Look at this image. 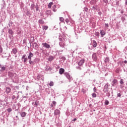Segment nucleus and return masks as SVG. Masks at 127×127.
<instances>
[{
	"instance_id": "f257e3e1",
	"label": "nucleus",
	"mask_w": 127,
	"mask_h": 127,
	"mask_svg": "<svg viewBox=\"0 0 127 127\" xmlns=\"http://www.w3.org/2000/svg\"><path fill=\"white\" fill-rule=\"evenodd\" d=\"M28 57L26 56V55H24L21 58V60L24 62V64H26L27 62V60H29V63L31 64V66L35 65V64L39 63L40 59L39 58H36L33 60L31 59L33 57V53L30 52L29 54L27 55Z\"/></svg>"
},
{
	"instance_id": "f03ea898",
	"label": "nucleus",
	"mask_w": 127,
	"mask_h": 127,
	"mask_svg": "<svg viewBox=\"0 0 127 127\" xmlns=\"http://www.w3.org/2000/svg\"><path fill=\"white\" fill-rule=\"evenodd\" d=\"M59 45L60 47H62L63 48L65 46L66 40H67L65 39V38H64L63 39H62V38H59Z\"/></svg>"
},
{
	"instance_id": "7ed1b4c3",
	"label": "nucleus",
	"mask_w": 127,
	"mask_h": 127,
	"mask_svg": "<svg viewBox=\"0 0 127 127\" xmlns=\"http://www.w3.org/2000/svg\"><path fill=\"white\" fill-rule=\"evenodd\" d=\"M0 76L1 77H2L4 76V71H5V69H6V67L5 66H1V65H0Z\"/></svg>"
},
{
	"instance_id": "20e7f679",
	"label": "nucleus",
	"mask_w": 127,
	"mask_h": 127,
	"mask_svg": "<svg viewBox=\"0 0 127 127\" xmlns=\"http://www.w3.org/2000/svg\"><path fill=\"white\" fill-rule=\"evenodd\" d=\"M104 93H108L109 92V83L105 84L103 88Z\"/></svg>"
},
{
	"instance_id": "39448f33",
	"label": "nucleus",
	"mask_w": 127,
	"mask_h": 127,
	"mask_svg": "<svg viewBox=\"0 0 127 127\" xmlns=\"http://www.w3.org/2000/svg\"><path fill=\"white\" fill-rule=\"evenodd\" d=\"M64 75L67 78V79H68V80H69V82L71 81V80H73V78H72V76H71V75H70V74L68 72L65 73Z\"/></svg>"
},
{
	"instance_id": "423d86ee",
	"label": "nucleus",
	"mask_w": 127,
	"mask_h": 127,
	"mask_svg": "<svg viewBox=\"0 0 127 127\" xmlns=\"http://www.w3.org/2000/svg\"><path fill=\"white\" fill-rule=\"evenodd\" d=\"M111 84L112 87H116V86L118 85V80H117L116 79H113Z\"/></svg>"
},
{
	"instance_id": "0eeeda50",
	"label": "nucleus",
	"mask_w": 127,
	"mask_h": 127,
	"mask_svg": "<svg viewBox=\"0 0 127 127\" xmlns=\"http://www.w3.org/2000/svg\"><path fill=\"white\" fill-rule=\"evenodd\" d=\"M84 63H85V60H80L78 63V66H83Z\"/></svg>"
},
{
	"instance_id": "6e6552de",
	"label": "nucleus",
	"mask_w": 127,
	"mask_h": 127,
	"mask_svg": "<svg viewBox=\"0 0 127 127\" xmlns=\"http://www.w3.org/2000/svg\"><path fill=\"white\" fill-rule=\"evenodd\" d=\"M42 45L43 46V47H45V48H50V45L46 43H43L42 44Z\"/></svg>"
},
{
	"instance_id": "1a4fd4ad",
	"label": "nucleus",
	"mask_w": 127,
	"mask_h": 127,
	"mask_svg": "<svg viewBox=\"0 0 127 127\" xmlns=\"http://www.w3.org/2000/svg\"><path fill=\"white\" fill-rule=\"evenodd\" d=\"M45 69L46 71L48 72V71H51V70H52V67H50V66H49V65H47L45 66Z\"/></svg>"
},
{
	"instance_id": "9d476101",
	"label": "nucleus",
	"mask_w": 127,
	"mask_h": 127,
	"mask_svg": "<svg viewBox=\"0 0 127 127\" xmlns=\"http://www.w3.org/2000/svg\"><path fill=\"white\" fill-rule=\"evenodd\" d=\"M92 59L93 61H97L98 60V57H97V54L96 53L93 54Z\"/></svg>"
},
{
	"instance_id": "9b49d317",
	"label": "nucleus",
	"mask_w": 127,
	"mask_h": 127,
	"mask_svg": "<svg viewBox=\"0 0 127 127\" xmlns=\"http://www.w3.org/2000/svg\"><path fill=\"white\" fill-rule=\"evenodd\" d=\"M8 33H9V34L10 35H9V38L10 39L11 38V36H13V32L12 31V30L9 29Z\"/></svg>"
},
{
	"instance_id": "f8f14e48",
	"label": "nucleus",
	"mask_w": 127,
	"mask_h": 127,
	"mask_svg": "<svg viewBox=\"0 0 127 127\" xmlns=\"http://www.w3.org/2000/svg\"><path fill=\"white\" fill-rule=\"evenodd\" d=\"M11 92V89L9 88V87H6V90H5V93L6 94H9Z\"/></svg>"
},
{
	"instance_id": "ddd939ff",
	"label": "nucleus",
	"mask_w": 127,
	"mask_h": 127,
	"mask_svg": "<svg viewBox=\"0 0 127 127\" xmlns=\"http://www.w3.org/2000/svg\"><path fill=\"white\" fill-rule=\"evenodd\" d=\"M100 34H101V37H103V36H105L106 35V31H104L103 30H101Z\"/></svg>"
},
{
	"instance_id": "4468645a",
	"label": "nucleus",
	"mask_w": 127,
	"mask_h": 127,
	"mask_svg": "<svg viewBox=\"0 0 127 127\" xmlns=\"http://www.w3.org/2000/svg\"><path fill=\"white\" fill-rule=\"evenodd\" d=\"M8 75L9 76V77H10V78H12L13 77H14V73L12 72L11 71H9L8 72Z\"/></svg>"
},
{
	"instance_id": "2eb2a0df",
	"label": "nucleus",
	"mask_w": 127,
	"mask_h": 127,
	"mask_svg": "<svg viewBox=\"0 0 127 127\" xmlns=\"http://www.w3.org/2000/svg\"><path fill=\"white\" fill-rule=\"evenodd\" d=\"M54 115L55 116L60 115V110L58 109H56V110H55Z\"/></svg>"
},
{
	"instance_id": "dca6fc26",
	"label": "nucleus",
	"mask_w": 127,
	"mask_h": 127,
	"mask_svg": "<svg viewBox=\"0 0 127 127\" xmlns=\"http://www.w3.org/2000/svg\"><path fill=\"white\" fill-rule=\"evenodd\" d=\"M64 72H65V69H64V68H61L59 70V73L61 75H62V74H63V73H64Z\"/></svg>"
},
{
	"instance_id": "f3484780",
	"label": "nucleus",
	"mask_w": 127,
	"mask_h": 127,
	"mask_svg": "<svg viewBox=\"0 0 127 127\" xmlns=\"http://www.w3.org/2000/svg\"><path fill=\"white\" fill-rule=\"evenodd\" d=\"M33 42H34V37H31L29 41L30 45H31V44L33 43Z\"/></svg>"
},
{
	"instance_id": "a211bd4d",
	"label": "nucleus",
	"mask_w": 127,
	"mask_h": 127,
	"mask_svg": "<svg viewBox=\"0 0 127 127\" xmlns=\"http://www.w3.org/2000/svg\"><path fill=\"white\" fill-rule=\"evenodd\" d=\"M76 69L77 70H79V71H81V70H83V66L81 65H78L76 66Z\"/></svg>"
},
{
	"instance_id": "6ab92c4d",
	"label": "nucleus",
	"mask_w": 127,
	"mask_h": 127,
	"mask_svg": "<svg viewBox=\"0 0 127 127\" xmlns=\"http://www.w3.org/2000/svg\"><path fill=\"white\" fill-rule=\"evenodd\" d=\"M20 115L22 118H24L26 116V113L25 112L20 113Z\"/></svg>"
},
{
	"instance_id": "aec40b11",
	"label": "nucleus",
	"mask_w": 127,
	"mask_h": 127,
	"mask_svg": "<svg viewBox=\"0 0 127 127\" xmlns=\"http://www.w3.org/2000/svg\"><path fill=\"white\" fill-rule=\"evenodd\" d=\"M92 46L93 47H94V48L97 47V42H96V41L95 40L93 41Z\"/></svg>"
},
{
	"instance_id": "412c9836",
	"label": "nucleus",
	"mask_w": 127,
	"mask_h": 127,
	"mask_svg": "<svg viewBox=\"0 0 127 127\" xmlns=\"http://www.w3.org/2000/svg\"><path fill=\"white\" fill-rule=\"evenodd\" d=\"M104 62L105 63H109L110 62V59L109 58V57L105 58L104 60Z\"/></svg>"
},
{
	"instance_id": "4be33fe9",
	"label": "nucleus",
	"mask_w": 127,
	"mask_h": 127,
	"mask_svg": "<svg viewBox=\"0 0 127 127\" xmlns=\"http://www.w3.org/2000/svg\"><path fill=\"white\" fill-rule=\"evenodd\" d=\"M49 61L51 62L53 60H54V57L52 56H50L49 57V59H48Z\"/></svg>"
},
{
	"instance_id": "5701e85b",
	"label": "nucleus",
	"mask_w": 127,
	"mask_h": 127,
	"mask_svg": "<svg viewBox=\"0 0 127 127\" xmlns=\"http://www.w3.org/2000/svg\"><path fill=\"white\" fill-rule=\"evenodd\" d=\"M33 48H38V45L36 43H33Z\"/></svg>"
},
{
	"instance_id": "b1692460",
	"label": "nucleus",
	"mask_w": 127,
	"mask_h": 127,
	"mask_svg": "<svg viewBox=\"0 0 127 127\" xmlns=\"http://www.w3.org/2000/svg\"><path fill=\"white\" fill-rule=\"evenodd\" d=\"M12 53H13V54H16V53H17V50H16V49L15 48L13 49Z\"/></svg>"
},
{
	"instance_id": "393cba45",
	"label": "nucleus",
	"mask_w": 127,
	"mask_h": 127,
	"mask_svg": "<svg viewBox=\"0 0 127 127\" xmlns=\"http://www.w3.org/2000/svg\"><path fill=\"white\" fill-rule=\"evenodd\" d=\"M35 6V5L34 3H33L31 5V10H33V9H34V7Z\"/></svg>"
},
{
	"instance_id": "a878e982",
	"label": "nucleus",
	"mask_w": 127,
	"mask_h": 127,
	"mask_svg": "<svg viewBox=\"0 0 127 127\" xmlns=\"http://www.w3.org/2000/svg\"><path fill=\"white\" fill-rule=\"evenodd\" d=\"M52 5H53V2H50L48 4V8H51V6H52Z\"/></svg>"
},
{
	"instance_id": "bb28decb",
	"label": "nucleus",
	"mask_w": 127,
	"mask_h": 127,
	"mask_svg": "<svg viewBox=\"0 0 127 127\" xmlns=\"http://www.w3.org/2000/svg\"><path fill=\"white\" fill-rule=\"evenodd\" d=\"M7 111L8 113H11V112H12V109H11V108H9L7 109Z\"/></svg>"
},
{
	"instance_id": "cd10ccee",
	"label": "nucleus",
	"mask_w": 127,
	"mask_h": 127,
	"mask_svg": "<svg viewBox=\"0 0 127 127\" xmlns=\"http://www.w3.org/2000/svg\"><path fill=\"white\" fill-rule=\"evenodd\" d=\"M117 97L118 98H122V92L118 93Z\"/></svg>"
},
{
	"instance_id": "c85d7f7f",
	"label": "nucleus",
	"mask_w": 127,
	"mask_h": 127,
	"mask_svg": "<svg viewBox=\"0 0 127 127\" xmlns=\"http://www.w3.org/2000/svg\"><path fill=\"white\" fill-rule=\"evenodd\" d=\"M104 104H105V105H106L107 106H108V105H109V104H110V102H109V100H106L104 102Z\"/></svg>"
},
{
	"instance_id": "c756f323",
	"label": "nucleus",
	"mask_w": 127,
	"mask_h": 127,
	"mask_svg": "<svg viewBox=\"0 0 127 127\" xmlns=\"http://www.w3.org/2000/svg\"><path fill=\"white\" fill-rule=\"evenodd\" d=\"M35 8H36V11H38V10H39V6H38V5L36 4L35 5Z\"/></svg>"
},
{
	"instance_id": "7c9ffc66",
	"label": "nucleus",
	"mask_w": 127,
	"mask_h": 127,
	"mask_svg": "<svg viewBox=\"0 0 127 127\" xmlns=\"http://www.w3.org/2000/svg\"><path fill=\"white\" fill-rule=\"evenodd\" d=\"M53 11L55 12L56 11V5H54L53 6Z\"/></svg>"
},
{
	"instance_id": "2f4dec72",
	"label": "nucleus",
	"mask_w": 127,
	"mask_h": 127,
	"mask_svg": "<svg viewBox=\"0 0 127 127\" xmlns=\"http://www.w3.org/2000/svg\"><path fill=\"white\" fill-rule=\"evenodd\" d=\"M120 83L121 85H124V83H125V82H124V79H121L120 81Z\"/></svg>"
},
{
	"instance_id": "473e14b6",
	"label": "nucleus",
	"mask_w": 127,
	"mask_h": 127,
	"mask_svg": "<svg viewBox=\"0 0 127 127\" xmlns=\"http://www.w3.org/2000/svg\"><path fill=\"white\" fill-rule=\"evenodd\" d=\"M33 104H34L35 107H36V106H38V102L35 101V102H33Z\"/></svg>"
},
{
	"instance_id": "72a5a7b5",
	"label": "nucleus",
	"mask_w": 127,
	"mask_h": 127,
	"mask_svg": "<svg viewBox=\"0 0 127 127\" xmlns=\"http://www.w3.org/2000/svg\"><path fill=\"white\" fill-rule=\"evenodd\" d=\"M39 23H40L41 24H43V23H44V21L42 20V19H40L39 20Z\"/></svg>"
},
{
	"instance_id": "f704fd0d",
	"label": "nucleus",
	"mask_w": 127,
	"mask_h": 127,
	"mask_svg": "<svg viewBox=\"0 0 127 127\" xmlns=\"http://www.w3.org/2000/svg\"><path fill=\"white\" fill-rule=\"evenodd\" d=\"M65 21V22H66L67 24L70 25V22H69L68 19H66Z\"/></svg>"
},
{
	"instance_id": "c9c22d12",
	"label": "nucleus",
	"mask_w": 127,
	"mask_h": 127,
	"mask_svg": "<svg viewBox=\"0 0 127 127\" xmlns=\"http://www.w3.org/2000/svg\"><path fill=\"white\" fill-rule=\"evenodd\" d=\"M49 85L51 87L54 85V82L53 81H50Z\"/></svg>"
},
{
	"instance_id": "e433bc0d",
	"label": "nucleus",
	"mask_w": 127,
	"mask_h": 127,
	"mask_svg": "<svg viewBox=\"0 0 127 127\" xmlns=\"http://www.w3.org/2000/svg\"><path fill=\"white\" fill-rule=\"evenodd\" d=\"M2 6L3 7H4V5H5V2L4 1V0H2V4H1Z\"/></svg>"
},
{
	"instance_id": "4c0bfd02",
	"label": "nucleus",
	"mask_w": 127,
	"mask_h": 127,
	"mask_svg": "<svg viewBox=\"0 0 127 127\" xmlns=\"http://www.w3.org/2000/svg\"><path fill=\"white\" fill-rule=\"evenodd\" d=\"M43 29H45V30H47L48 29V26H45L43 27Z\"/></svg>"
},
{
	"instance_id": "58836bf2",
	"label": "nucleus",
	"mask_w": 127,
	"mask_h": 127,
	"mask_svg": "<svg viewBox=\"0 0 127 127\" xmlns=\"http://www.w3.org/2000/svg\"><path fill=\"white\" fill-rule=\"evenodd\" d=\"M115 72H116V73H120V68H117V69L115 70Z\"/></svg>"
},
{
	"instance_id": "ea45409f",
	"label": "nucleus",
	"mask_w": 127,
	"mask_h": 127,
	"mask_svg": "<svg viewBox=\"0 0 127 127\" xmlns=\"http://www.w3.org/2000/svg\"><path fill=\"white\" fill-rule=\"evenodd\" d=\"M60 20L62 22H63V21H64V18H63V17H60Z\"/></svg>"
},
{
	"instance_id": "a19ab883",
	"label": "nucleus",
	"mask_w": 127,
	"mask_h": 127,
	"mask_svg": "<svg viewBox=\"0 0 127 127\" xmlns=\"http://www.w3.org/2000/svg\"><path fill=\"white\" fill-rule=\"evenodd\" d=\"M92 97H93V98H96V97H97V95H96L95 93H92Z\"/></svg>"
},
{
	"instance_id": "79ce46f5",
	"label": "nucleus",
	"mask_w": 127,
	"mask_h": 127,
	"mask_svg": "<svg viewBox=\"0 0 127 127\" xmlns=\"http://www.w3.org/2000/svg\"><path fill=\"white\" fill-rule=\"evenodd\" d=\"M105 27H106V28H109V24L105 23Z\"/></svg>"
},
{
	"instance_id": "37998d69",
	"label": "nucleus",
	"mask_w": 127,
	"mask_h": 127,
	"mask_svg": "<svg viewBox=\"0 0 127 127\" xmlns=\"http://www.w3.org/2000/svg\"><path fill=\"white\" fill-rule=\"evenodd\" d=\"M106 96H107V97H110L111 93L110 92H108L107 93H106Z\"/></svg>"
},
{
	"instance_id": "c03bdc74",
	"label": "nucleus",
	"mask_w": 127,
	"mask_h": 127,
	"mask_svg": "<svg viewBox=\"0 0 127 127\" xmlns=\"http://www.w3.org/2000/svg\"><path fill=\"white\" fill-rule=\"evenodd\" d=\"M76 121H77V119L75 118L71 121V123H75V122H76Z\"/></svg>"
},
{
	"instance_id": "a18cd8bd",
	"label": "nucleus",
	"mask_w": 127,
	"mask_h": 127,
	"mask_svg": "<svg viewBox=\"0 0 127 127\" xmlns=\"http://www.w3.org/2000/svg\"><path fill=\"white\" fill-rule=\"evenodd\" d=\"M84 11H88V8L87 7H84Z\"/></svg>"
},
{
	"instance_id": "49530a36",
	"label": "nucleus",
	"mask_w": 127,
	"mask_h": 127,
	"mask_svg": "<svg viewBox=\"0 0 127 127\" xmlns=\"http://www.w3.org/2000/svg\"><path fill=\"white\" fill-rule=\"evenodd\" d=\"M103 1L105 3H108V2H109V1H108V0H103Z\"/></svg>"
},
{
	"instance_id": "de8ad7c7",
	"label": "nucleus",
	"mask_w": 127,
	"mask_h": 127,
	"mask_svg": "<svg viewBox=\"0 0 127 127\" xmlns=\"http://www.w3.org/2000/svg\"><path fill=\"white\" fill-rule=\"evenodd\" d=\"M0 53H2V48L0 47Z\"/></svg>"
},
{
	"instance_id": "09e8293b",
	"label": "nucleus",
	"mask_w": 127,
	"mask_h": 127,
	"mask_svg": "<svg viewBox=\"0 0 127 127\" xmlns=\"http://www.w3.org/2000/svg\"><path fill=\"white\" fill-rule=\"evenodd\" d=\"M23 44H26V40H23Z\"/></svg>"
},
{
	"instance_id": "8fccbe9b",
	"label": "nucleus",
	"mask_w": 127,
	"mask_h": 127,
	"mask_svg": "<svg viewBox=\"0 0 127 127\" xmlns=\"http://www.w3.org/2000/svg\"><path fill=\"white\" fill-rule=\"evenodd\" d=\"M15 99V95H13L12 97V100H14Z\"/></svg>"
},
{
	"instance_id": "3c124183",
	"label": "nucleus",
	"mask_w": 127,
	"mask_h": 127,
	"mask_svg": "<svg viewBox=\"0 0 127 127\" xmlns=\"http://www.w3.org/2000/svg\"><path fill=\"white\" fill-rule=\"evenodd\" d=\"M92 9H93L94 10H96L97 9V8H96V7H95V6H93L92 7Z\"/></svg>"
},
{
	"instance_id": "603ef678",
	"label": "nucleus",
	"mask_w": 127,
	"mask_h": 127,
	"mask_svg": "<svg viewBox=\"0 0 127 127\" xmlns=\"http://www.w3.org/2000/svg\"><path fill=\"white\" fill-rule=\"evenodd\" d=\"M88 48H89V49H90V50H92V49H93V48L92 47V46H91V47L88 46Z\"/></svg>"
},
{
	"instance_id": "864d4df0",
	"label": "nucleus",
	"mask_w": 127,
	"mask_h": 127,
	"mask_svg": "<svg viewBox=\"0 0 127 127\" xmlns=\"http://www.w3.org/2000/svg\"><path fill=\"white\" fill-rule=\"evenodd\" d=\"M52 104H53V105H56V101H53Z\"/></svg>"
},
{
	"instance_id": "5fc2aeb1",
	"label": "nucleus",
	"mask_w": 127,
	"mask_h": 127,
	"mask_svg": "<svg viewBox=\"0 0 127 127\" xmlns=\"http://www.w3.org/2000/svg\"><path fill=\"white\" fill-rule=\"evenodd\" d=\"M122 20H123V21H124V20H126V19L124 17L122 18Z\"/></svg>"
},
{
	"instance_id": "6e6d98bb",
	"label": "nucleus",
	"mask_w": 127,
	"mask_h": 127,
	"mask_svg": "<svg viewBox=\"0 0 127 127\" xmlns=\"http://www.w3.org/2000/svg\"><path fill=\"white\" fill-rule=\"evenodd\" d=\"M99 15H101L102 14V12H98Z\"/></svg>"
},
{
	"instance_id": "4d7b16f0",
	"label": "nucleus",
	"mask_w": 127,
	"mask_h": 127,
	"mask_svg": "<svg viewBox=\"0 0 127 127\" xmlns=\"http://www.w3.org/2000/svg\"><path fill=\"white\" fill-rule=\"evenodd\" d=\"M107 50V47L105 46L104 47V51H106Z\"/></svg>"
},
{
	"instance_id": "13d9d810",
	"label": "nucleus",
	"mask_w": 127,
	"mask_h": 127,
	"mask_svg": "<svg viewBox=\"0 0 127 127\" xmlns=\"http://www.w3.org/2000/svg\"><path fill=\"white\" fill-rule=\"evenodd\" d=\"M16 121H17L18 120H19V119L18 118V116H16Z\"/></svg>"
},
{
	"instance_id": "bf43d9fd",
	"label": "nucleus",
	"mask_w": 127,
	"mask_h": 127,
	"mask_svg": "<svg viewBox=\"0 0 127 127\" xmlns=\"http://www.w3.org/2000/svg\"><path fill=\"white\" fill-rule=\"evenodd\" d=\"M96 87H94V88H93V91H94V92H96Z\"/></svg>"
},
{
	"instance_id": "052dcab7",
	"label": "nucleus",
	"mask_w": 127,
	"mask_h": 127,
	"mask_svg": "<svg viewBox=\"0 0 127 127\" xmlns=\"http://www.w3.org/2000/svg\"><path fill=\"white\" fill-rule=\"evenodd\" d=\"M124 63H125V64H127V61H124Z\"/></svg>"
},
{
	"instance_id": "680f3d73",
	"label": "nucleus",
	"mask_w": 127,
	"mask_h": 127,
	"mask_svg": "<svg viewBox=\"0 0 127 127\" xmlns=\"http://www.w3.org/2000/svg\"><path fill=\"white\" fill-rule=\"evenodd\" d=\"M19 98V95H18V96H17V100Z\"/></svg>"
},
{
	"instance_id": "e2e57ef3",
	"label": "nucleus",
	"mask_w": 127,
	"mask_h": 127,
	"mask_svg": "<svg viewBox=\"0 0 127 127\" xmlns=\"http://www.w3.org/2000/svg\"><path fill=\"white\" fill-rule=\"evenodd\" d=\"M121 13H124V11H123V10H122L121 11Z\"/></svg>"
},
{
	"instance_id": "0e129e2a",
	"label": "nucleus",
	"mask_w": 127,
	"mask_h": 127,
	"mask_svg": "<svg viewBox=\"0 0 127 127\" xmlns=\"http://www.w3.org/2000/svg\"><path fill=\"white\" fill-rule=\"evenodd\" d=\"M125 3H126V5H127V0L126 1Z\"/></svg>"
},
{
	"instance_id": "69168bd1",
	"label": "nucleus",
	"mask_w": 127,
	"mask_h": 127,
	"mask_svg": "<svg viewBox=\"0 0 127 127\" xmlns=\"http://www.w3.org/2000/svg\"><path fill=\"white\" fill-rule=\"evenodd\" d=\"M26 89V90H28V86H27Z\"/></svg>"
},
{
	"instance_id": "338daca9",
	"label": "nucleus",
	"mask_w": 127,
	"mask_h": 127,
	"mask_svg": "<svg viewBox=\"0 0 127 127\" xmlns=\"http://www.w3.org/2000/svg\"><path fill=\"white\" fill-rule=\"evenodd\" d=\"M82 91L84 92V89H82Z\"/></svg>"
},
{
	"instance_id": "774afa93",
	"label": "nucleus",
	"mask_w": 127,
	"mask_h": 127,
	"mask_svg": "<svg viewBox=\"0 0 127 127\" xmlns=\"http://www.w3.org/2000/svg\"><path fill=\"white\" fill-rule=\"evenodd\" d=\"M51 107H52V108H53V105H51Z\"/></svg>"
}]
</instances>
